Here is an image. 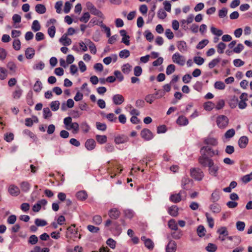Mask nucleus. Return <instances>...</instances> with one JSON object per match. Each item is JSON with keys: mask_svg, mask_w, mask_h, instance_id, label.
Listing matches in <instances>:
<instances>
[{"mask_svg": "<svg viewBox=\"0 0 252 252\" xmlns=\"http://www.w3.org/2000/svg\"><path fill=\"white\" fill-rule=\"evenodd\" d=\"M198 162L202 166L207 167L210 173H216L220 168L219 164L215 163L211 158L207 157L205 154L199 157Z\"/></svg>", "mask_w": 252, "mask_h": 252, "instance_id": "1", "label": "nucleus"}, {"mask_svg": "<svg viewBox=\"0 0 252 252\" xmlns=\"http://www.w3.org/2000/svg\"><path fill=\"white\" fill-rule=\"evenodd\" d=\"M81 236L80 234H78V231L77 229L75 228V224H71L70 226L67 227L66 233V238L73 241H76L77 239H80Z\"/></svg>", "mask_w": 252, "mask_h": 252, "instance_id": "2", "label": "nucleus"}, {"mask_svg": "<svg viewBox=\"0 0 252 252\" xmlns=\"http://www.w3.org/2000/svg\"><path fill=\"white\" fill-rule=\"evenodd\" d=\"M201 155L205 154L207 157L212 158L215 155H218L219 152L218 150H214L211 147L206 146L202 147L200 149Z\"/></svg>", "mask_w": 252, "mask_h": 252, "instance_id": "3", "label": "nucleus"}, {"mask_svg": "<svg viewBox=\"0 0 252 252\" xmlns=\"http://www.w3.org/2000/svg\"><path fill=\"white\" fill-rule=\"evenodd\" d=\"M229 120L224 115H220L217 118V125L220 128L225 127L228 124Z\"/></svg>", "mask_w": 252, "mask_h": 252, "instance_id": "4", "label": "nucleus"}, {"mask_svg": "<svg viewBox=\"0 0 252 252\" xmlns=\"http://www.w3.org/2000/svg\"><path fill=\"white\" fill-rule=\"evenodd\" d=\"M173 62L181 66L185 65L186 63V59L184 56L180 55L178 52H176L172 56Z\"/></svg>", "mask_w": 252, "mask_h": 252, "instance_id": "5", "label": "nucleus"}, {"mask_svg": "<svg viewBox=\"0 0 252 252\" xmlns=\"http://www.w3.org/2000/svg\"><path fill=\"white\" fill-rule=\"evenodd\" d=\"M112 101L114 104L119 105L122 104L125 101L124 96L120 94H116L112 96Z\"/></svg>", "mask_w": 252, "mask_h": 252, "instance_id": "6", "label": "nucleus"}, {"mask_svg": "<svg viewBox=\"0 0 252 252\" xmlns=\"http://www.w3.org/2000/svg\"><path fill=\"white\" fill-rule=\"evenodd\" d=\"M141 136L146 140H150L153 138L152 132L147 128H145L141 131Z\"/></svg>", "mask_w": 252, "mask_h": 252, "instance_id": "7", "label": "nucleus"}, {"mask_svg": "<svg viewBox=\"0 0 252 252\" xmlns=\"http://www.w3.org/2000/svg\"><path fill=\"white\" fill-rule=\"evenodd\" d=\"M8 192L12 196H17L20 194V190L18 187L10 185L8 188Z\"/></svg>", "mask_w": 252, "mask_h": 252, "instance_id": "8", "label": "nucleus"}, {"mask_svg": "<svg viewBox=\"0 0 252 252\" xmlns=\"http://www.w3.org/2000/svg\"><path fill=\"white\" fill-rule=\"evenodd\" d=\"M142 241L144 243L145 246L150 250H152L154 247V242L151 239L146 238L145 236H142L141 238Z\"/></svg>", "mask_w": 252, "mask_h": 252, "instance_id": "9", "label": "nucleus"}, {"mask_svg": "<svg viewBox=\"0 0 252 252\" xmlns=\"http://www.w3.org/2000/svg\"><path fill=\"white\" fill-rule=\"evenodd\" d=\"M185 193V191L181 190L177 194H172L170 197V200L175 203L179 202L182 200L181 194Z\"/></svg>", "mask_w": 252, "mask_h": 252, "instance_id": "10", "label": "nucleus"}, {"mask_svg": "<svg viewBox=\"0 0 252 252\" xmlns=\"http://www.w3.org/2000/svg\"><path fill=\"white\" fill-rule=\"evenodd\" d=\"M108 215L112 219H117L120 215V211L117 208H112L108 212Z\"/></svg>", "mask_w": 252, "mask_h": 252, "instance_id": "11", "label": "nucleus"}, {"mask_svg": "<svg viewBox=\"0 0 252 252\" xmlns=\"http://www.w3.org/2000/svg\"><path fill=\"white\" fill-rule=\"evenodd\" d=\"M220 191L218 189H216L212 192L211 197L210 201L212 202H216L220 199Z\"/></svg>", "mask_w": 252, "mask_h": 252, "instance_id": "12", "label": "nucleus"}, {"mask_svg": "<svg viewBox=\"0 0 252 252\" xmlns=\"http://www.w3.org/2000/svg\"><path fill=\"white\" fill-rule=\"evenodd\" d=\"M177 47L178 49L182 53L186 52L188 50L187 43L183 40L178 41L177 44Z\"/></svg>", "mask_w": 252, "mask_h": 252, "instance_id": "13", "label": "nucleus"}, {"mask_svg": "<svg viewBox=\"0 0 252 252\" xmlns=\"http://www.w3.org/2000/svg\"><path fill=\"white\" fill-rule=\"evenodd\" d=\"M249 142V139L247 136H241L238 140V144L240 148L243 149L246 147Z\"/></svg>", "mask_w": 252, "mask_h": 252, "instance_id": "14", "label": "nucleus"}, {"mask_svg": "<svg viewBox=\"0 0 252 252\" xmlns=\"http://www.w3.org/2000/svg\"><path fill=\"white\" fill-rule=\"evenodd\" d=\"M177 249L176 243L174 241H170L166 248V252H175Z\"/></svg>", "mask_w": 252, "mask_h": 252, "instance_id": "15", "label": "nucleus"}, {"mask_svg": "<svg viewBox=\"0 0 252 252\" xmlns=\"http://www.w3.org/2000/svg\"><path fill=\"white\" fill-rule=\"evenodd\" d=\"M23 92V91L20 87L17 86L14 91L12 93V96L15 99H18L22 96Z\"/></svg>", "mask_w": 252, "mask_h": 252, "instance_id": "16", "label": "nucleus"}, {"mask_svg": "<svg viewBox=\"0 0 252 252\" xmlns=\"http://www.w3.org/2000/svg\"><path fill=\"white\" fill-rule=\"evenodd\" d=\"M59 41L62 45L65 46L70 45L72 42L71 39L67 37V34H64Z\"/></svg>", "mask_w": 252, "mask_h": 252, "instance_id": "17", "label": "nucleus"}, {"mask_svg": "<svg viewBox=\"0 0 252 252\" xmlns=\"http://www.w3.org/2000/svg\"><path fill=\"white\" fill-rule=\"evenodd\" d=\"M204 143L207 145L216 146L218 144V140L213 137H207L204 140Z\"/></svg>", "mask_w": 252, "mask_h": 252, "instance_id": "18", "label": "nucleus"}, {"mask_svg": "<svg viewBox=\"0 0 252 252\" xmlns=\"http://www.w3.org/2000/svg\"><path fill=\"white\" fill-rule=\"evenodd\" d=\"M128 141V137L124 135H119L115 137V142L117 144L125 143Z\"/></svg>", "mask_w": 252, "mask_h": 252, "instance_id": "19", "label": "nucleus"}, {"mask_svg": "<svg viewBox=\"0 0 252 252\" xmlns=\"http://www.w3.org/2000/svg\"><path fill=\"white\" fill-rule=\"evenodd\" d=\"M86 43L87 46H88L91 53L93 54H95L97 50L94 43L91 41L90 39L86 40Z\"/></svg>", "mask_w": 252, "mask_h": 252, "instance_id": "20", "label": "nucleus"}, {"mask_svg": "<svg viewBox=\"0 0 252 252\" xmlns=\"http://www.w3.org/2000/svg\"><path fill=\"white\" fill-rule=\"evenodd\" d=\"M85 147L88 150H92L95 148V142L93 139H88L85 144Z\"/></svg>", "mask_w": 252, "mask_h": 252, "instance_id": "21", "label": "nucleus"}, {"mask_svg": "<svg viewBox=\"0 0 252 252\" xmlns=\"http://www.w3.org/2000/svg\"><path fill=\"white\" fill-rule=\"evenodd\" d=\"M179 208L177 206L173 205L168 209V213L172 217H176L178 215Z\"/></svg>", "mask_w": 252, "mask_h": 252, "instance_id": "22", "label": "nucleus"}, {"mask_svg": "<svg viewBox=\"0 0 252 252\" xmlns=\"http://www.w3.org/2000/svg\"><path fill=\"white\" fill-rule=\"evenodd\" d=\"M177 123L180 126H186L188 124L189 121L186 117L181 116L177 120Z\"/></svg>", "mask_w": 252, "mask_h": 252, "instance_id": "23", "label": "nucleus"}, {"mask_svg": "<svg viewBox=\"0 0 252 252\" xmlns=\"http://www.w3.org/2000/svg\"><path fill=\"white\" fill-rule=\"evenodd\" d=\"M210 209L214 213H219L221 211V207L218 203H214L210 205Z\"/></svg>", "mask_w": 252, "mask_h": 252, "instance_id": "24", "label": "nucleus"}, {"mask_svg": "<svg viewBox=\"0 0 252 252\" xmlns=\"http://www.w3.org/2000/svg\"><path fill=\"white\" fill-rule=\"evenodd\" d=\"M111 230L117 235L120 234L122 231V228L120 227L117 222H114L113 223V226L112 227Z\"/></svg>", "mask_w": 252, "mask_h": 252, "instance_id": "25", "label": "nucleus"}, {"mask_svg": "<svg viewBox=\"0 0 252 252\" xmlns=\"http://www.w3.org/2000/svg\"><path fill=\"white\" fill-rule=\"evenodd\" d=\"M35 11L38 14H42L46 12L45 6L41 4H38L35 7Z\"/></svg>", "mask_w": 252, "mask_h": 252, "instance_id": "26", "label": "nucleus"}, {"mask_svg": "<svg viewBox=\"0 0 252 252\" xmlns=\"http://www.w3.org/2000/svg\"><path fill=\"white\" fill-rule=\"evenodd\" d=\"M215 107V104L212 101H207L203 104L204 109L206 111H210Z\"/></svg>", "mask_w": 252, "mask_h": 252, "instance_id": "27", "label": "nucleus"}, {"mask_svg": "<svg viewBox=\"0 0 252 252\" xmlns=\"http://www.w3.org/2000/svg\"><path fill=\"white\" fill-rule=\"evenodd\" d=\"M35 54L34 50L32 48H28L25 51L26 57L28 59H32Z\"/></svg>", "mask_w": 252, "mask_h": 252, "instance_id": "28", "label": "nucleus"}, {"mask_svg": "<svg viewBox=\"0 0 252 252\" xmlns=\"http://www.w3.org/2000/svg\"><path fill=\"white\" fill-rule=\"evenodd\" d=\"M33 90L36 93H39L42 89V84L41 81L38 79L35 83L33 87Z\"/></svg>", "mask_w": 252, "mask_h": 252, "instance_id": "29", "label": "nucleus"}, {"mask_svg": "<svg viewBox=\"0 0 252 252\" xmlns=\"http://www.w3.org/2000/svg\"><path fill=\"white\" fill-rule=\"evenodd\" d=\"M76 196L79 200H83L87 198L88 195L85 191L81 190L76 193Z\"/></svg>", "mask_w": 252, "mask_h": 252, "instance_id": "30", "label": "nucleus"}, {"mask_svg": "<svg viewBox=\"0 0 252 252\" xmlns=\"http://www.w3.org/2000/svg\"><path fill=\"white\" fill-rule=\"evenodd\" d=\"M44 67H45L44 63L42 61H40V62L35 63L34 64V65H33L32 68L33 70H41L44 68Z\"/></svg>", "mask_w": 252, "mask_h": 252, "instance_id": "31", "label": "nucleus"}, {"mask_svg": "<svg viewBox=\"0 0 252 252\" xmlns=\"http://www.w3.org/2000/svg\"><path fill=\"white\" fill-rule=\"evenodd\" d=\"M27 103L30 106H32L34 104V102L32 99V92L30 91L27 95Z\"/></svg>", "mask_w": 252, "mask_h": 252, "instance_id": "32", "label": "nucleus"}, {"mask_svg": "<svg viewBox=\"0 0 252 252\" xmlns=\"http://www.w3.org/2000/svg\"><path fill=\"white\" fill-rule=\"evenodd\" d=\"M217 233L219 234V235H223L227 236L228 235V231L227 229V228L225 226H222L219 228L217 231Z\"/></svg>", "mask_w": 252, "mask_h": 252, "instance_id": "33", "label": "nucleus"}, {"mask_svg": "<svg viewBox=\"0 0 252 252\" xmlns=\"http://www.w3.org/2000/svg\"><path fill=\"white\" fill-rule=\"evenodd\" d=\"M217 246L216 245L213 243H209L206 247L205 249L208 252H215L217 250Z\"/></svg>", "mask_w": 252, "mask_h": 252, "instance_id": "34", "label": "nucleus"}, {"mask_svg": "<svg viewBox=\"0 0 252 252\" xmlns=\"http://www.w3.org/2000/svg\"><path fill=\"white\" fill-rule=\"evenodd\" d=\"M40 29L41 26L38 21L36 20H34L32 22V30L34 32H36L37 31H39L40 30Z\"/></svg>", "mask_w": 252, "mask_h": 252, "instance_id": "35", "label": "nucleus"}, {"mask_svg": "<svg viewBox=\"0 0 252 252\" xmlns=\"http://www.w3.org/2000/svg\"><path fill=\"white\" fill-rule=\"evenodd\" d=\"M221 59L220 57L216 58L212 60L208 63V67L210 69L214 68L218 63L220 62Z\"/></svg>", "mask_w": 252, "mask_h": 252, "instance_id": "36", "label": "nucleus"}, {"mask_svg": "<svg viewBox=\"0 0 252 252\" xmlns=\"http://www.w3.org/2000/svg\"><path fill=\"white\" fill-rule=\"evenodd\" d=\"M210 30L213 34L217 36H220L223 34V32L221 30L218 29L213 26L211 27Z\"/></svg>", "mask_w": 252, "mask_h": 252, "instance_id": "37", "label": "nucleus"}, {"mask_svg": "<svg viewBox=\"0 0 252 252\" xmlns=\"http://www.w3.org/2000/svg\"><path fill=\"white\" fill-rule=\"evenodd\" d=\"M168 225L169 227L173 230H177L178 229L177 224L174 219H171L170 220H169Z\"/></svg>", "mask_w": 252, "mask_h": 252, "instance_id": "38", "label": "nucleus"}, {"mask_svg": "<svg viewBox=\"0 0 252 252\" xmlns=\"http://www.w3.org/2000/svg\"><path fill=\"white\" fill-rule=\"evenodd\" d=\"M175 231L171 233L172 237L175 239H179L183 236V232L180 229L175 230Z\"/></svg>", "mask_w": 252, "mask_h": 252, "instance_id": "39", "label": "nucleus"}, {"mask_svg": "<svg viewBox=\"0 0 252 252\" xmlns=\"http://www.w3.org/2000/svg\"><path fill=\"white\" fill-rule=\"evenodd\" d=\"M226 47V46L225 43H224L222 42H220L217 45V52L219 54H222L224 52V50L225 49Z\"/></svg>", "mask_w": 252, "mask_h": 252, "instance_id": "40", "label": "nucleus"}, {"mask_svg": "<svg viewBox=\"0 0 252 252\" xmlns=\"http://www.w3.org/2000/svg\"><path fill=\"white\" fill-rule=\"evenodd\" d=\"M20 187L22 191L27 192L29 190L31 186L28 182L24 181L21 183Z\"/></svg>", "mask_w": 252, "mask_h": 252, "instance_id": "41", "label": "nucleus"}, {"mask_svg": "<svg viewBox=\"0 0 252 252\" xmlns=\"http://www.w3.org/2000/svg\"><path fill=\"white\" fill-rule=\"evenodd\" d=\"M205 229L203 225H199L197 229V233L200 237H202L205 235Z\"/></svg>", "mask_w": 252, "mask_h": 252, "instance_id": "42", "label": "nucleus"}, {"mask_svg": "<svg viewBox=\"0 0 252 252\" xmlns=\"http://www.w3.org/2000/svg\"><path fill=\"white\" fill-rule=\"evenodd\" d=\"M60 105V103L59 101H53L50 103V107L52 111H56L59 109Z\"/></svg>", "mask_w": 252, "mask_h": 252, "instance_id": "43", "label": "nucleus"}, {"mask_svg": "<svg viewBox=\"0 0 252 252\" xmlns=\"http://www.w3.org/2000/svg\"><path fill=\"white\" fill-rule=\"evenodd\" d=\"M52 113L48 107L44 108L43 110V115L44 119H48L52 116Z\"/></svg>", "mask_w": 252, "mask_h": 252, "instance_id": "44", "label": "nucleus"}, {"mask_svg": "<svg viewBox=\"0 0 252 252\" xmlns=\"http://www.w3.org/2000/svg\"><path fill=\"white\" fill-rule=\"evenodd\" d=\"M214 87L217 90H224L225 88L224 83L222 81H217L215 83Z\"/></svg>", "mask_w": 252, "mask_h": 252, "instance_id": "45", "label": "nucleus"}, {"mask_svg": "<svg viewBox=\"0 0 252 252\" xmlns=\"http://www.w3.org/2000/svg\"><path fill=\"white\" fill-rule=\"evenodd\" d=\"M119 55L121 58L126 59L129 56L130 52L127 49H124L119 52Z\"/></svg>", "mask_w": 252, "mask_h": 252, "instance_id": "46", "label": "nucleus"}, {"mask_svg": "<svg viewBox=\"0 0 252 252\" xmlns=\"http://www.w3.org/2000/svg\"><path fill=\"white\" fill-rule=\"evenodd\" d=\"M107 139V137L105 135H96V140L99 144H102L106 143Z\"/></svg>", "mask_w": 252, "mask_h": 252, "instance_id": "47", "label": "nucleus"}, {"mask_svg": "<svg viewBox=\"0 0 252 252\" xmlns=\"http://www.w3.org/2000/svg\"><path fill=\"white\" fill-rule=\"evenodd\" d=\"M176 66L173 64H170L168 65L166 69V73L169 75L171 74L175 71Z\"/></svg>", "mask_w": 252, "mask_h": 252, "instance_id": "48", "label": "nucleus"}, {"mask_svg": "<svg viewBox=\"0 0 252 252\" xmlns=\"http://www.w3.org/2000/svg\"><path fill=\"white\" fill-rule=\"evenodd\" d=\"M157 99L155 94H150L146 96L145 99V101L149 103L150 104L152 103Z\"/></svg>", "mask_w": 252, "mask_h": 252, "instance_id": "49", "label": "nucleus"}, {"mask_svg": "<svg viewBox=\"0 0 252 252\" xmlns=\"http://www.w3.org/2000/svg\"><path fill=\"white\" fill-rule=\"evenodd\" d=\"M90 18V13L88 12L84 13L83 15L79 18L80 21L86 23Z\"/></svg>", "mask_w": 252, "mask_h": 252, "instance_id": "50", "label": "nucleus"}, {"mask_svg": "<svg viewBox=\"0 0 252 252\" xmlns=\"http://www.w3.org/2000/svg\"><path fill=\"white\" fill-rule=\"evenodd\" d=\"M209 43L208 39H203L200 41L196 45V48L197 49H202L206 46Z\"/></svg>", "mask_w": 252, "mask_h": 252, "instance_id": "51", "label": "nucleus"}, {"mask_svg": "<svg viewBox=\"0 0 252 252\" xmlns=\"http://www.w3.org/2000/svg\"><path fill=\"white\" fill-rule=\"evenodd\" d=\"M235 131L233 128L230 129L226 131L224 136L226 139H229L234 136Z\"/></svg>", "mask_w": 252, "mask_h": 252, "instance_id": "52", "label": "nucleus"}, {"mask_svg": "<svg viewBox=\"0 0 252 252\" xmlns=\"http://www.w3.org/2000/svg\"><path fill=\"white\" fill-rule=\"evenodd\" d=\"M7 68L11 71L12 73H14L16 71V65L15 63L13 62H9L7 63L6 65Z\"/></svg>", "mask_w": 252, "mask_h": 252, "instance_id": "53", "label": "nucleus"}, {"mask_svg": "<svg viewBox=\"0 0 252 252\" xmlns=\"http://www.w3.org/2000/svg\"><path fill=\"white\" fill-rule=\"evenodd\" d=\"M13 47L16 50L18 51L21 48V42L19 39L15 38L13 41Z\"/></svg>", "mask_w": 252, "mask_h": 252, "instance_id": "54", "label": "nucleus"}, {"mask_svg": "<svg viewBox=\"0 0 252 252\" xmlns=\"http://www.w3.org/2000/svg\"><path fill=\"white\" fill-rule=\"evenodd\" d=\"M132 66L129 63L124 64L122 67V71L125 74H128L131 70Z\"/></svg>", "mask_w": 252, "mask_h": 252, "instance_id": "55", "label": "nucleus"}, {"mask_svg": "<svg viewBox=\"0 0 252 252\" xmlns=\"http://www.w3.org/2000/svg\"><path fill=\"white\" fill-rule=\"evenodd\" d=\"M205 216L207 218V222L208 223L209 226L210 228H213L214 225V221L213 219L210 216V215L208 213H206L205 214Z\"/></svg>", "mask_w": 252, "mask_h": 252, "instance_id": "56", "label": "nucleus"}, {"mask_svg": "<svg viewBox=\"0 0 252 252\" xmlns=\"http://www.w3.org/2000/svg\"><path fill=\"white\" fill-rule=\"evenodd\" d=\"M67 129L68 130L73 129L74 133H77L79 130V125L76 122L72 123L71 125V127H67Z\"/></svg>", "mask_w": 252, "mask_h": 252, "instance_id": "57", "label": "nucleus"}, {"mask_svg": "<svg viewBox=\"0 0 252 252\" xmlns=\"http://www.w3.org/2000/svg\"><path fill=\"white\" fill-rule=\"evenodd\" d=\"M7 75V71L3 67H0V79L2 80L6 78Z\"/></svg>", "mask_w": 252, "mask_h": 252, "instance_id": "58", "label": "nucleus"}, {"mask_svg": "<svg viewBox=\"0 0 252 252\" xmlns=\"http://www.w3.org/2000/svg\"><path fill=\"white\" fill-rule=\"evenodd\" d=\"M203 83L202 82L197 81L193 86V88L196 91L201 92L202 89Z\"/></svg>", "mask_w": 252, "mask_h": 252, "instance_id": "59", "label": "nucleus"}, {"mask_svg": "<svg viewBox=\"0 0 252 252\" xmlns=\"http://www.w3.org/2000/svg\"><path fill=\"white\" fill-rule=\"evenodd\" d=\"M38 242V237L35 235H31L28 240V243L31 245H35Z\"/></svg>", "mask_w": 252, "mask_h": 252, "instance_id": "60", "label": "nucleus"}, {"mask_svg": "<svg viewBox=\"0 0 252 252\" xmlns=\"http://www.w3.org/2000/svg\"><path fill=\"white\" fill-rule=\"evenodd\" d=\"M80 126L82 130L85 133H87L90 129L89 125L86 122H82Z\"/></svg>", "mask_w": 252, "mask_h": 252, "instance_id": "61", "label": "nucleus"}, {"mask_svg": "<svg viewBox=\"0 0 252 252\" xmlns=\"http://www.w3.org/2000/svg\"><path fill=\"white\" fill-rule=\"evenodd\" d=\"M194 62L198 65H202L204 62V59L200 56H196L193 58Z\"/></svg>", "mask_w": 252, "mask_h": 252, "instance_id": "62", "label": "nucleus"}, {"mask_svg": "<svg viewBox=\"0 0 252 252\" xmlns=\"http://www.w3.org/2000/svg\"><path fill=\"white\" fill-rule=\"evenodd\" d=\"M124 213L125 216L129 219L132 218L135 215L134 211L130 209H126L125 210Z\"/></svg>", "mask_w": 252, "mask_h": 252, "instance_id": "63", "label": "nucleus"}, {"mask_svg": "<svg viewBox=\"0 0 252 252\" xmlns=\"http://www.w3.org/2000/svg\"><path fill=\"white\" fill-rule=\"evenodd\" d=\"M4 140L7 142H11L14 139V134L12 133H6L4 136Z\"/></svg>", "mask_w": 252, "mask_h": 252, "instance_id": "64", "label": "nucleus"}]
</instances>
